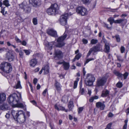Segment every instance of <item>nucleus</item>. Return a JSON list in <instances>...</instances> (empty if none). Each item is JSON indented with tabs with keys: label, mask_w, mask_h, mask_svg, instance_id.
I'll list each match as a JSON object with an SVG mask.
<instances>
[{
	"label": "nucleus",
	"mask_w": 129,
	"mask_h": 129,
	"mask_svg": "<svg viewBox=\"0 0 129 129\" xmlns=\"http://www.w3.org/2000/svg\"><path fill=\"white\" fill-rule=\"evenodd\" d=\"M21 99V94L18 92V94L14 93L10 95L7 100L9 103L12 105H16L17 107L23 108L24 107L23 104L18 103L19 101Z\"/></svg>",
	"instance_id": "nucleus-1"
},
{
	"label": "nucleus",
	"mask_w": 129,
	"mask_h": 129,
	"mask_svg": "<svg viewBox=\"0 0 129 129\" xmlns=\"http://www.w3.org/2000/svg\"><path fill=\"white\" fill-rule=\"evenodd\" d=\"M67 34L65 33L62 36L59 37L58 39L57 42V44L54 42H52L50 43L47 42L45 44L46 47H48L50 49H52L53 46H55L57 47H61L63 46L65 44L63 42L64 40L66 38Z\"/></svg>",
	"instance_id": "nucleus-2"
},
{
	"label": "nucleus",
	"mask_w": 129,
	"mask_h": 129,
	"mask_svg": "<svg viewBox=\"0 0 129 129\" xmlns=\"http://www.w3.org/2000/svg\"><path fill=\"white\" fill-rule=\"evenodd\" d=\"M59 9L58 5L56 3L52 5L46 11L47 13L49 15H55L58 12Z\"/></svg>",
	"instance_id": "nucleus-3"
},
{
	"label": "nucleus",
	"mask_w": 129,
	"mask_h": 129,
	"mask_svg": "<svg viewBox=\"0 0 129 129\" xmlns=\"http://www.w3.org/2000/svg\"><path fill=\"white\" fill-rule=\"evenodd\" d=\"M0 68L5 72L9 73L12 70V68L10 63L4 62L0 65Z\"/></svg>",
	"instance_id": "nucleus-4"
},
{
	"label": "nucleus",
	"mask_w": 129,
	"mask_h": 129,
	"mask_svg": "<svg viewBox=\"0 0 129 129\" xmlns=\"http://www.w3.org/2000/svg\"><path fill=\"white\" fill-rule=\"evenodd\" d=\"M95 80V78L93 75L88 74L85 81L86 85L88 86H91L93 85V82Z\"/></svg>",
	"instance_id": "nucleus-5"
},
{
	"label": "nucleus",
	"mask_w": 129,
	"mask_h": 129,
	"mask_svg": "<svg viewBox=\"0 0 129 129\" xmlns=\"http://www.w3.org/2000/svg\"><path fill=\"white\" fill-rule=\"evenodd\" d=\"M102 50L101 46L100 44L97 45L96 46L93 47L90 49L87 54V57H89L92 52H95L100 51Z\"/></svg>",
	"instance_id": "nucleus-6"
},
{
	"label": "nucleus",
	"mask_w": 129,
	"mask_h": 129,
	"mask_svg": "<svg viewBox=\"0 0 129 129\" xmlns=\"http://www.w3.org/2000/svg\"><path fill=\"white\" fill-rule=\"evenodd\" d=\"M76 12L82 16L86 15L88 13L87 10L85 8L82 7H79L76 9Z\"/></svg>",
	"instance_id": "nucleus-7"
},
{
	"label": "nucleus",
	"mask_w": 129,
	"mask_h": 129,
	"mask_svg": "<svg viewBox=\"0 0 129 129\" xmlns=\"http://www.w3.org/2000/svg\"><path fill=\"white\" fill-rule=\"evenodd\" d=\"M68 14L66 13L60 16L59 21L61 25L64 26L67 23V19L68 18Z\"/></svg>",
	"instance_id": "nucleus-8"
},
{
	"label": "nucleus",
	"mask_w": 129,
	"mask_h": 129,
	"mask_svg": "<svg viewBox=\"0 0 129 129\" xmlns=\"http://www.w3.org/2000/svg\"><path fill=\"white\" fill-rule=\"evenodd\" d=\"M106 82V79L105 77L99 78L97 80L96 86L99 87L103 86Z\"/></svg>",
	"instance_id": "nucleus-9"
},
{
	"label": "nucleus",
	"mask_w": 129,
	"mask_h": 129,
	"mask_svg": "<svg viewBox=\"0 0 129 129\" xmlns=\"http://www.w3.org/2000/svg\"><path fill=\"white\" fill-rule=\"evenodd\" d=\"M114 73L116 76L118 77L119 79L121 80H122L123 79L125 80L126 79L128 75V73L127 72H125L123 75L116 71H114Z\"/></svg>",
	"instance_id": "nucleus-10"
},
{
	"label": "nucleus",
	"mask_w": 129,
	"mask_h": 129,
	"mask_svg": "<svg viewBox=\"0 0 129 129\" xmlns=\"http://www.w3.org/2000/svg\"><path fill=\"white\" fill-rule=\"evenodd\" d=\"M103 41L105 44L104 51L105 52L108 53L110 51V47L109 43L104 37L103 38Z\"/></svg>",
	"instance_id": "nucleus-11"
},
{
	"label": "nucleus",
	"mask_w": 129,
	"mask_h": 129,
	"mask_svg": "<svg viewBox=\"0 0 129 129\" xmlns=\"http://www.w3.org/2000/svg\"><path fill=\"white\" fill-rule=\"evenodd\" d=\"M29 2L30 4L36 7L40 6L41 4V1L40 0H29Z\"/></svg>",
	"instance_id": "nucleus-12"
},
{
	"label": "nucleus",
	"mask_w": 129,
	"mask_h": 129,
	"mask_svg": "<svg viewBox=\"0 0 129 129\" xmlns=\"http://www.w3.org/2000/svg\"><path fill=\"white\" fill-rule=\"evenodd\" d=\"M26 119V117L24 114H22L18 116L17 120L15 121H17V122L20 123H22L24 122Z\"/></svg>",
	"instance_id": "nucleus-13"
},
{
	"label": "nucleus",
	"mask_w": 129,
	"mask_h": 129,
	"mask_svg": "<svg viewBox=\"0 0 129 129\" xmlns=\"http://www.w3.org/2000/svg\"><path fill=\"white\" fill-rule=\"evenodd\" d=\"M47 33L48 35L53 37H56L57 35L56 31L53 29H48L47 30Z\"/></svg>",
	"instance_id": "nucleus-14"
},
{
	"label": "nucleus",
	"mask_w": 129,
	"mask_h": 129,
	"mask_svg": "<svg viewBox=\"0 0 129 129\" xmlns=\"http://www.w3.org/2000/svg\"><path fill=\"white\" fill-rule=\"evenodd\" d=\"M105 102L104 101L102 102H98L96 103V106L97 108H100L101 110H103L104 109L105 107V105L104 104Z\"/></svg>",
	"instance_id": "nucleus-15"
},
{
	"label": "nucleus",
	"mask_w": 129,
	"mask_h": 129,
	"mask_svg": "<svg viewBox=\"0 0 129 129\" xmlns=\"http://www.w3.org/2000/svg\"><path fill=\"white\" fill-rule=\"evenodd\" d=\"M127 22V20L125 18L120 19L114 21V23H121L122 25H124Z\"/></svg>",
	"instance_id": "nucleus-16"
},
{
	"label": "nucleus",
	"mask_w": 129,
	"mask_h": 129,
	"mask_svg": "<svg viewBox=\"0 0 129 129\" xmlns=\"http://www.w3.org/2000/svg\"><path fill=\"white\" fill-rule=\"evenodd\" d=\"M54 54L56 57L59 58H61L63 56V53L59 50H55V51Z\"/></svg>",
	"instance_id": "nucleus-17"
},
{
	"label": "nucleus",
	"mask_w": 129,
	"mask_h": 129,
	"mask_svg": "<svg viewBox=\"0 0 129 129\" xmlns=\"http://www.w3.org/2000/svg\"><path fill=\"white\" fill-rule=\"evenodd\" d=\"M9 108V105L7 103H4L0 105V110H7Z\"/></svg>",
	"instance_id": "nucleus-18"
},
{
	"label": "nucleus",
	"mask_w": 129,
	"mask_h": 129,
	"mask_svg": "<svg viewBox=\"0 0 129 129\" xmlns=\"http://www.w3.org/2000/svg\"><path fill=\"white\" fill-rule=\"evenodd\" d=\"M7 58L10 61H13L14 58V57L13 55L8 52L7 53Z\"/></svg>",
	"instance_id": "nucleus-19"
},
{
	"label": "nucleus",
	"mask_w": 129,
	"mask_h": 129,
	"mask_svg": "<svg viewBox=\"0 0 129 129\" xmlns=\"http://www.w3.org/2000/svg\"><path fill=\"white\" fill-rule=\"evenodd\" d=\"M6 99V95L5 93H0V104L2 103Z\"/></svg>",
	"instance_id": "nucleus-20"
},
{
	"label": "nucleus",
	"mask_w": 129,
	"mask_h": 129,
	"mask_svg": "<svg viewBox=\"0 0 129 129\" xmlns=\"http://www.w3.org/2000/svg\"><path fill=\"white\" fill-rule=\"evenodd\" d=\"M11 114L13 116L14 120H17L18 118V111H15L14 110H12L11 111Z\"/></svg>",
	"instance_id": "nucleus-21"
},
{
	"label": "nucleus",
	"mask_w": 129,
	"mask_h": 129,
	"mask_svg": "<svg viewBox=\"0 0 129 129\" xmlns=\"http://www.w3.org/2000/svg\"><path fill=\"white\" fill-rule=\"evenodd\" d=\"M37 60L35 58L31 59L29 62V64L30 66L34 67L37 63Z\"/></svg>",
	"instance_id": "nucleus-22"
},
{
	"label": "nucleus",
	"mask_w": 129,
	"mask_h": 129,
	"mask_svg": "<svg viewBox=\"0 0 129 129\" xmlns=\"http://www.w3.org/2000/svg\"><path fill=\"white\" fill-rule=\"evenodd\" d=\"M55 86L57 90L60 91L61 89V87L60 84L57 81H56L55 83Z\"/></svg>",
	"instance_id": "nucleus-23"
},
{
	"label": "nucleus",
	"mask_w": 129,
	"mask_h": 129,
	"mask_svg": "<svg viewBox=\"0 0 129 129\" xmlns=\"http://www.w3.org/2000/svg\"><path fill=\"white\" fill-rule=\"evenodd\" d=\"M63 68L65 70H68L70 67L69 63V62H66L65 61L63 65Z\"/></svg>",
	"instance_id": "nucleus-24"
},
{
	"label": "nucleus",
	"mask_w": 129,
	"mask_h": 129,
	"mask_svg": "<svg viewBox=\"0 0 129 129\" xmlns=\"http://www.w3.org/2000/svg\"><path fill=\"white\" fill-rule=\"evenodd\" d=\"M54 107L55 109L58 111L60 110L64 111L65 110V108L64 107L61 106H59L58 107L56 104L55 105Z\"/></svg>",
	"instance_id": "nucleus-25"
},
{
	"label": "nucleus",
	"mask_w": 129,
	"mask_h": 129,
	"mask_svg": "<svg viewBox=\"0 0 129 129\" xmlns=\"http://www.w3.org/2000/svg\"><path fill=\"white\" fill-rule=\"evenodd\" d=\"M109 92L107 90H104L103 91L102 94L101 95L102 96L104 97L108 96Z\"/></svg>",
	"instance_id": "nucleus-26"
},
{
	"label": "nucleus",
	"mask_w": 129,
	"mask_h": 129,
	"mask_svg": "<svg viewBox=\"0 0 129 129\" xmlns=\"http://www.w3.org/2000/svg\"><path fill=\"white\" fill-rule=\"evenodd\" d=\"M44 70V73L45 74H48L49 72V68L48 65H46L43 68Z\"/></svg>",
	"instance_id": "nucleus-27"
},
{
	"label": "nucleus",
	"mask_w": 129,
	"mask_h": 129,
	"mask_svg": "<svg viewBox=\"0 0 129 129\" xmlns=\"http://www.w3.org/2000/svg\"><path fill=\"white\" fill-rule=\"evenodd\" d=\"M13 87L14 88H15L16 89H17L18 88L21 89V86L20 84V81H18L17 84L15 85L14 86H13Z\"/></svg>",
	"instance_id": "nucleus-28"
},
{
	"label": "nucleus",
	"mask_w": 129,
	"mask_h": 129,
	"mask_svg": "<svg viewBox=\"0 0 129 129\" xmlns=\"http://www.w3.org/2000/svg\"><path fill=\"white\" fill-rule=\"evenodd\" d=\"M28 6L26 4H24V3H22L20 5V7L23 9L24 11L26 10V9Z\"/></svg>",
	"instance_id": "nucleus-29"
},
{
	"label": "nucleus",
	"mask_w": 129,
	"mask_h": 129,
	"mask_svg": "<svg viewBox=\"0 0 129 129\" xmlns=\"http://www.w3.org/2000/svg\"><path fill=\"white\" fill-rule=\"evenodd\" d=\"M68 107L70 110H71L73 108L74 105H73V102L72 101H70L69 102L68 105Z\"/></svg>",
	"instance_id": "nucleus-30"
},
{
	"label": "nucleus",
	"mask_w": 129,
	"mask_h": 129,
	"mask_svg": "<svg viewBox=\"0 0 129 129\" xmlns=\"http://www.w3.org/2000/svg\"><path fill=\"white\" fill-rule=\"evenodd\" d=\"M98 42V40L96 39H92L90 41V43L92 44H95Z\"/></svg>",
	"instance_id": "nucleus-31"
},
{
	"label": "nucleus",
	"mask_w": 129,
	"mask_h": 129,
	"mask_svg": "<svg viewBox=\"0 0 129 129\" xmlns=\"http://www.w3.org/2000/svg\"><path fill=\"white\" fill-rule=\"evenodd\" d=\"M61 101L64 103L67 102L68 101V98L66 96H63Z\"/></svg>",
	"instance_id": "nucleus-32"
},
{
	"label": "nucleus",
	"mask_w": 129,
	"mask_h": 129,
	"mask_svg": "<svg viewBox=\"0 0 129 129\" xmlns=\"http://www.w3.org/2000/svg\"><path fill=\"white\" fill-rule=\"evenodd\" d=\"M79 80V78H77L76 80L74 82V88L75 89L77 87V82Z\"/></svg>",
	"instance_id": "nucleus-33"
},
{
	"label": "nucleus",
	"mask_w": 129,
	"mask_h": 129,
	"mask_svg": "<svg viewBox=\"0 0 129 129\" xmlns=\"http://www.w3.org/2000/svg\"><path fill=\"white\" fill-rule=\"evenodd\" d=\"M33 22L34 25H36L37 24V19L36 18H34L33 19Z\"/></svg>",
	"instance_id": "nucleus-34"
},
{
	"label": "nucleus",
	"mask_w": 129,
	"mask_h": 129,
	"mask_svg": "<svg viewBox=\"0 0 129 129\" xmlns=\"http://www.w3.org/2000/svg\"><path fill=\"white\" fill-rule=\"evenodd\" d=\"M3 4L6 7H8L10 6L9 3V1L8 0H5L3 1Z\"/></svg>",
	"instance_id": "nucleus-35"
},
{
	"label": "nucleus",
	"mask_w": 129,
	"mask_h": 129,
	"mask_svg": "<svg viewBox=\"0 0 129 129\" xmlns=\"http://www.w3.org/2000/svg\"><path fill=\"white\" fill-rule=\"evenodd\" d=\"M115 37L116 38V41L117 42H120V40L119 36L118 35H116Z\"/></svg>",
	"instance_id": "nucleus-36"
},
{
	"label": "nucleus",
	"mask_w": 129,
	"mask_h": 129,
	"mask_svg": "<svg viewBox=\"0 0 129 129\" xmlns=\"http://www.w3.org/2000/svg\"><path fill=\"white\" fill-rule=\"evenodd\" d=\"M116 86L117 87L120 88L122 87V83L119 82L116 84Z\"/></svg>",
	"instance_id": "nucleus-37"
},
{
	"label": "nucleus",
	"mask_w": 129,
	"mask_h": 129,
	"mask_svg": "<svg viewBox=\"0 0 129 129\" xmlns=\"http://www.w3.org/2000/svg\"><path fill=\"white\" fill-rule=\"evenodd\" d=\"M23 51L25 53L26 55H29L30 53V50H29L24 49L23 50Z\"/></svg>",
	"instance_id": "nucleus-38"
},
{
	"label": "nucleus",
	"mask_w": 129,
	"mask_h": 129,
	"mask_svg": "<svg viewBox=\"0 0 129 129\" xmlns=\"http://www.w3.org/2000/svg\"><path fill=\"white\" fill-rule=\"evenodd\" d=\"M116 56L117 58V60L119 61L122 62L123 61V60L121 58V57L120 56L117 55Z\"/></svg>",
	"instance_id": "nucleus-39"
},
{
	"label": "nucleus",
	"mask_w": 129,
	"mask_h": 129,
	"mask_svg": "<svg viewBox=\"0 0 129 129\" xmlns=\"http://www.w3.org/2000/svg\"><path fill=\"white\" fill-rule=\"evenodd\" d=\"M81 55L82 54L80 53H79L77 54L76 55L75 57L78 60L81 57Z\"/></svg>",
	"instance_id": "nucleus-40"
},
{
	"label": "nucleus",
	"mask_w": 129,
	"mask_h": 129,
	"mask_svg": "<svg viewBox=\"0 0 129 129\" xmlns=\"http://www.w3.org/2000/svg\"><path fill=\"white\" fill-rule=\"evenodd\" d=\"M83 109L84 108L83 107H79L78 109V113L80 114L81 113L83 110Z\"/></svg>",
	"instance_id": "nucleus-41"
},
{
	"label": "nucleus",
	"mask_w": 129,
	"mask_h": 129,
	"mask_svg": "<svg viewBox=\"0 0 129 129\" xmlns=\"http://www.w3.org/2000/svg\"><path fill=\"white\" fill-rule=\"evenodd\" d=\"M120 51L121 53H123L125 51V48L123 46H121L120 48Z\"/></svg>",
	"instance_id": "nucleus-42"
},
{
	"label": "nucleus",
	"mask_w": 129,
	"mask_h": 129,
	"mask_svg": "<svg viewBox=\"0 0 129 129\" xmlns=\"http://www.w3.org/2000/svg\"><path fill=\"white\" fill-rule=\"evenodd\" d=\"M15 40L17 43H21V41L16 36L15 37Z\"/></svg>",
	"instance_id": "nucleus-43"
},
{
	"label": "nucleus",
	"mask_w": 129,
	"mask_h": 129,
	"mask_svg": "<svg viewBox=\"0 0 129 129\" xmlns=\"http://www.w3.org/2000/svg\"><path fill=\"white\" fill-rule=\"evenodd\" d=\"M18 116H19V115H20L21 114H24V113H23V111L22 110H19L18 111Z\"/></svg>",
	"instance_id": "nucleus-44"
},
{
	"label": "nucleus",
	"mask_w": 129,
	"mask_h": 129,
	"mask_svg": "<svg viewBox=\"0 0 129 129\" xmlns=\"http://www.w3.org/2000/svg\"><path fill=\"white\" fill-rule=\"evenodd\" d=\"M83 3L88 4L90 3V0H80Z\"/></svg>",
	"instance_id": "nucleus-45"
},
{
	"label": "nucleus",
	"mask_w": 129,
	"mask_h": 129,
	"mask_svg": "<svg viewBox=\"0 0 129 129\" xmlns=\"http://www.w3.org/2000/svg\"><path fill=\"white\" fill-rule=\"evenodd\" d=\"M83 43L84 44H86L88 42V40L84 38L82 40Z\"/></svg>",
	"instance_id": "nucleus-46"
},
{
	"label": "nucleus",
	"mask_w": 129,
	"mask_h": 129,
	"mask_svg": "<svg viewBox=\"0 0 129 129\" xmlns=\"http://www.w3.org/2000/svg\"><path fill=\"white\" fill-rule=\"evenodd\" d=\"M94 60V59L93 58H90L87 59L85 63V65L86 63H87L90 61L93 60Z\"/></svg>",
	"instance_id": "nucleus-47"
},
{
	"label": "nucleus",
	"mask_w": 129,
	"mask_h": 129,
	"mask_svg": "<svg viewBox=\"0 0 129 129\" xmlns=\"http://www.w3.org/2000/svg\"><path fill=\"white\" fill-rule=\"evenodd\" d=\"M30 8L29 7H28V6L27 8L26 9V10L24 11L26 13H29L30 12Z\"/></svg>",
	"instance_id": "nucleus-48"
},
{
	"label": "nucleus",
	"mask_w": 129,
	"mask_h": 129,
	"mask_svg": "<svg viewBox=\"0 0 129 129\" xmlns=\"http://www.w3.org/2000/svg\"><path fill=\"white\" fill-rule=\"evenodd\" d=\"M19 55L20 57L22 58L23 54V52L22 51H19Z\"/></svg>",
	"instance_id": "nucleus-49"
},
{
	"label": "nucleus",
	"mask_w": 129,
	"mask_h": 129,
	"mask_svg": "<svg viewBox=\"0 0 129 129\" xmlns=\"http://www.w3.org/2000/svg\"><path fill=\"white\" fill-rule=\"evenodd\" d=\"M5 7L3 8V9H1V12L3 14V15H5V14L4 13V12L5 10Z\"/></svg>",
	"instance_id": "nucleus-50"
},
{
	"label": "nucleus",
	"mask_w": 129,
	"mask_h": 129,
	"mask_svg": "<svg viewBox=\"0 0 129 129\" xmlns=\"http://www.w3.org/2000/svg\"><path fill=\"white\" fill-rule=\"evenodd\" d=\"M80 93L81 94H83L84 92V90L83 88L81 89L80 90Z\"/></svg>",
	"instance_id": "nucleus-51"
},
{
	"label": "nucleus",
	"mask_w": 129,
	"mask_h": 129,
	"mask_svg": "<svg viewBox=\"0 0 129 129\" xmlns=\"http://www.w3.org/2000/svg\"><path fill=\"white\" fill-rule=\"evenodd\" d=\"M65 62V61H64L63 60H61V61H58V62H57V63L58 64H63V63L64 62Z\"/></svg>",
	"instance_id": "nucleus-52"
},
{
	"label": "nucleus",
	"mask_w": 129,
	"mask_h": 129,
	"mask_svg": "<svg viewBox=\"0 0 129 129\" xmlns=\"http://www.w3.org/2000/svg\"><path fill=\"white\" fill-rule=\"evenodd\" d=\"M112 124V123H110L108 124L107 125L105 129H109L110 127L111 126Z\"/></svg>",
	"instance_id": "nucleus-53"
},
{
	"label": "nucleus",
	"mask_w": 129,
	"mask_h": 129,
	"mask_svg": "<svg viewBox=\"0 0 129 129\" xmlns=\"http://www.w3.org/2000/svg\"><path fill=\"white\" fill-rule=\"evenodd\" d=\"M108 20L109 22L113 21L114 22V21H115L114 20L113 18L112 17H110L108 19Z\"/></svg>",
	"instance_id": "nucleus-54"
},
{
	"label": "nucleus",
	"mask_w": 129,
	"mask_h": 129,
	"mask_svg": "<svg viewBox=\"0 0 129 129\" xmlns=\"http://www.w3.org/2000/svg\"><path fill=\"white\" fill-rule=\"evenodd\" d=\"M21 44L24 46H25L26 45V43L25 41H23L22 42H21Z\"/></svg>",
	"instance_id": "nucleus-55"
},
{
	"label": "nucleus",
	"mask_w": 129,
	"mask_h": 129,
	"mask_svg": "<svg viewBox=\"0 0 129 129\" xmlns=\"http://www.w3.org/2000/svg\"><path fill=\"white\" fill-rule=\"evenodd\" d=\"M37 80V79L36 78H35L34 79L33 83L34 84L36 85V84Z\"/></svg>",
	"instance_id": "nucleus-56"
},
{
	"label": "nucleus",
	"mask_w": 129,
	"mask_h": 129,
	"mask_svg": "<svg viewBox=\"0 0 129 129\" xmlns=\"http://www.w3.org/2000/svg\"><path fill=\"white\" fill-rule=\"evenodd\" d=\"M47 91V90L46 89H45V90H44V91H43V92L42 93V94L43 96H45V95L46 94V92Z\"/></svg>",
	"instance_id": "nucleus-57"
},
{
	"label": "nucleus",
	"mask_w": 129,
	"mask_h": 129,
	"mask_svg": "<svg viewBox=\"0 0 129 129\" xmlns=\"http://www.w3.org/2000/svg\"><path fill=\"white\" fill-rule=\"evenodd\" d=\"M113 116V114L111 112H110L108 114V117H112Z\"/></svg>",
	"instance_id": "nucleus-58"
},
{
	"label": "nucleus",
	"mask_w": 129,
	"mask_h": 129,
	"mask_svg": "<svg viewBox=\"0 0 129 129\" xmlns=\"http://www.w3.org/2000/svg\"><path fill=\"white\" fill-rule=\"evenodd\" d=\"M6 50L4 48H0V52H1Z\"/></svg>",
	"instance_id": "nucleus-59"
},
{
	"label": "nucleus",
	"mask_w": 129,
	"mask_h": 129,
	"mask_svg": "<svg viewBox=\"0 0 129 129\" xmlns=\"http://www.w3.org/2000/svg\"><path fill=\"white\" fill-rule=\"evenodd\" d=\"M32 103L35 105L36 106L37 104V103L36 101L34 100H33L31 101Z\"/></svg>",
	"instance_id": "nucleus-60"
},
{
	"label": "nucleus",
	"mask_w": 129,
	"mask_h": 129,
	"mask_svg": "<svg viewBox=\"0 0 129 129\" xmlns=\"http://www.w3.org/2000/svg\"><path fill=\"white\" fill-rule=\"evenodd\" d=\"M10 114L8 113H7L5 115V117L7 118H9L10 117Z\"/></svg>",
	"instance_id": "nucleus-61"
},
{
	"label": "nucleus",
	"mask_w": 129,
	"mask_h": 129,
	"mask_svg": "<svg viewBox=\"0 0 129 129\" xmlns=\"http://www.w3.org/2000/svg\"><path fill=\"white\" fill-rule=\"evenodd\" d=\"M94 100V99L92 97L89 99V102H92Z\"/></svg>",
	"instance_id": "nucleus-62"
},
{
	"label": "nucleus",
	"mask_w": 129,
	"mask_h": 129,
	"mask_svg": "<svg viewBox=\"0 0 129 129\" xmlns=\"http://www.w3.org/2000/svg\"><path fill=\"white\" fill-rule=\"evenodd\" d=\"M118 8H117L115 9H112L111 10H112V11L113 12H115L117 10Z\"/></svg>",
	"instance_id": "nucleus-63"
},
{
	"label": "nucleus",
	"mask_w": 129,
	"mask_h": 129,
	"mask_svg": "<svg viewBox=\"0 0 129 129\" xmlns=\"http://www.w3.org/2000/svg\"><path fill=\"white\" fill-rule=\"evenodd\" d=\"M127 15L125 14H123L121 16V17H124L126 16Z\"/></svg>",
	"instance_id": "nucleus-64"
}]
</instances>
